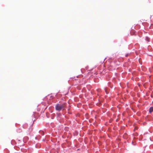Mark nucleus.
<instances>
[{
  "label": "nucleus",
  "instance_id": "obj_1",
  "mask_svg": "<svg viewBox=\"0 0 153 153\" xmlns=\"http://www.w3.org/2000/svg\"><path fill=\"white\" fill-rule=\"evenodd\" d=\"M66 103H57L55 106V109L58 111L64 110L66 108Z\"/></svg>",
  "mask_w": 153,
  "mask_h": 153
},
{
  "label": "nucleus",
  "instance_id": "obj_2",
  "mask_svg": "<svg viewBox=\"0 0 153 153\" xmlns=\"http://www.w3.org/2000/svg\"><path fill=\"white\" fill-rule=\"evenodd\" d=\"M153 111V107H151L149 109V112L150 113H152Z\"/></svg>",
  "mask_w": 153,
  "mask_h": 153
},
{
  "label": "nucleus",
  "instance_id": "obj_3",
  "mask_svg": "<svg viewBox=\"0 0 153 153\" xmlns=\"http://www.w3.org/2000/svg\"><path fill=\"white\" fill-rule=\"evenodd\" d=\"M21 131H22L21 130V131H20L19 132V133H20Z\"/></svg>",
  "mask_w": 153,
  "mask_h": 153
}]
</instances>
